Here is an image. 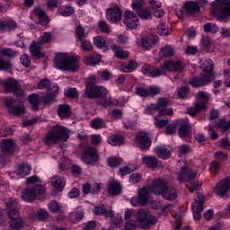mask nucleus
<instances>
[{"instance_id":"1","label":"nucleus","mask_w":230,"mask_h":230,"mask_svg":"<svg viewBox=\"0 0 230 230\" xmlns=\"http://www.w3.org/2000/svg\"><path fill=\"white\" fill-rule=\"evenodd\" d=\"M69 139V131L67 128L55 125L45 135L43 143L46 146H55L61 141L66 142Z\"/></svg>"},{"instance_id":"2","label":"nucleus","mask_w":230,"mask_h":230,"mask_svg":"<svg viewBox=\"0 0 230 230\" xmlns=\"http://www.w3.org/2000/svg\"><path fill=\"white\" fill-rule=\"evenodd\" d=\"M78 56H69L67 53L59 52L54 58V67L61 71H76L78 69Z\"/></svg>"},{"instance_id":"3","label":"nucleus","mask_w":230,"mask_h":230,"mask_svg":"<svg viewBox=\"0 0 230 230\" xmlns=\"http://www.w3.org/2000/svg\"><path fill=\"white\" fill-rule=\"evenodd\" d=\"M211 13L217 21H224L226 17H230V1L216 0L212 3Z\"/></svg>"},{"instance_id":"4","label":"nucleus","mask_w":230,"mask_h":230,"mask_svg":"<svg viewBox=\"0 0 230 230\" xmlns=\"http://www.w3.org/2000/svg\"><path fill=\"white\" fill-rule=\"evenodd\" d=\"M105 94H109V91H107L105 87L96 85L93 81H90L85 84V90L83 96L89 100H94V98H100L105 96Z\"/></svg>"},{"instance_id":"5","label":"nucleus","mask_w":230,"mask_h":230,"mask_svg":"<svg viewBox=\"0 0 230 230\" xmlns=\"http://www.w3.org/2000/svg\"><path fill=\"white\" fill-rule=\"evenodd\" d=\"M210 95L209 93L199 91L198 92L197 102L195 103L194 107H190L187 110L188 114L190 116H197L200 111H204L208 105V102H209Z\"/></svg>"},{"instance_id":"6","label":"nucleus","mask_w":230,"mask_h":230,"mask_svg":"<svg viewBox=\"0 0 230 230\" xmlns=\"http://www.w3.org/2000/svg\"><path fill=\"white\" fill-rule=\"evenodd\" d=\"M2 85L6 93H13L17 98L22 96V89L17 79L13 77L6 78L3 81Z\"/></svg>"},{"instance_id":"7","label":"nucleus","mask_w":230,"mask_h":230,"mask_svg":"<svg viewBox=\"0 0 230 230\" xmlns=\"http://www.w3.org/2000/svg\"><path fill=\"white\" fill-rule=\"evenodd\" d=\"M137 219L142 229H146V227H150V226L157 223L155 216L146 212L145 209H139L137 212Z\"/></svg>"},{"instance_id":"8","label":"nucleus","mask_w":230,"mask_h":230,"mask_svg":"<svg viewBox=\"0 0 230 230\" xmlns=\"http://www.w3.org/2000/svg\"><path fill=\"white\" fill-rule=\"evenodd\" d=\"M100 155H98V151L96 148L90 146H86L81 155V161H83L84 164H91L93 166V164L98 163Z\"/></svg>"},{"instance_id":"9","label":"nucleus","mask_w":230,"mask_h":230,"mask_svg":"<svg viewBox=\"0 0 230 230\" xmlns=\"http://www.w3.org/2000/svg\"><path fill=\"white\" fill-rule=\"evenodd\" d=\"M7 217L9 221V229L19 230L23 226L22 217H21V213L17 208H12L7 211Z\"/></svg>"},{"instance_id":"10","label":"nucleus","mask_w":230,"mask_h":230,"mask_svg":"<svg viewBox=\"0 0 230 230\" xmlns=\"http://www.w3.org/2000/svg\"><path fill=\"white\" fill-rule=\"evenodd\" d=\"M150 202V193L146 187L139 189L137 191V197H133L130 200V204L135 208L137 206L145 207Z\"/></svg>"},{"instance_id":"11","label":"nucleus","mask_w":230,"mask_h":230,"mask_svg":"<svg viewBox=\"0 0 230 230\" xmlns=\"http://www.w3.org/2000/svg\"><path fill=\"white\" fill-rule=\"evenodd\" d=\"M44 193V187L42 185H34L31 189H24L22 191V199L27 202H33L37 195Z\"/></svg>"},{"instance_id":"12","label":"nucleus","mask_w":230,"mask_h":230,"mask_svg":"<svg viewBox=\"0 0 230 230\" xmlns=\"http://www.w3.org/2000/svg\"><path fill=\"white\" fill-rule=\"evenodd\" d=\"M161 67L164 69V75H166V71H171L172 73L181 75V73L184 72L186 65L181 60H167L164 62V66H161Z\"/></svg>"},{"instance_id":"13","label":"nucleus","mask_w":230,"mask_h":230,"mask_svg":"<svg viewBox=\"0 0 230 230\" xmlns=\"http://www.w3.org/2000/svg\"><path fill=\"white\" fill-rule=\"evenodd\" d=\"M194 200L192 203L193 217L195 220H200L202 217L200 213L204 211V196L200 192H198Z\"/></svg>"},{"instance_id":"14","label":"nucleus","mask_w":230,"mask_h":230,"mask_svg":"<svg viewBox=\"0 0 230 230\" xmlns=\"http://www.w3.org/2000/svg\"><path fill=\"white\" fill-rule=\"evenodd\" d=\"M166 186H168V181L163 178L154 179L152 185L149 187V191L154 193V195H163Z\"/></svg>"},{"instance_id":"15","label":"nucleus","mask_w":230,"mask_h":230,"mask_svg":"<svg viewBox=\"0 0 230 230\" xmlns=\"http://www.w3.org/2000/svg\"><path fill=\"white\" fill-rule=\"evenodd\" d=\"M136 94L140 98H148V96H155L161 93V88L158 86H149L147 88L137 87L135 89Z\"/></svg>"},{"instance_id":"16","label":"nucleus","mask_w":230,"mask_h":230,"mask_svg":"<svg viewBox=\"0 0 230 230\" xmlns=\"http://www.w3.org/2000/svg\"><path fill=\"white\" fill-rule=\"evenodd\" d=\"M123 22L129 30H136L137 28V22H139V17L132 11H126L124 13Z\"/></svg>"},{"instance_id":"17","label":"nucleus","mask_w":230,"mask_h":230,"mask_svg":"<svg viewBox=\"0 0 230 230\" xmlns=\"http://www.w3.org/2000/svg\"><path fill=\"white\" fill-rule=\"evenodd\" d=\"M106 19L116 24L123 19V13L118 6L109 8L106 10Z\"/></svg>"},{"instance_id":"18","label":"nucleus","mask_w":230,"mask_h":230,"mask_svg":"<svg viewBox=\"0 0 230 230\" xmlns=\"http://www.w3.org/2000/svg\"><path fill=\"white\" fill-rule=\"evenodd\" d=\"M211 80H213L211 79V75L202 74L199 76H195L190 79L189 84L190 85H192V87H202L204 85H208Z\"/></svg>"},{"instance_id":"19","label":"nucleus","mask_w":230,"mask_h":230,"mask_svg":"<svg viewBox=\"0 0 230 230\" xmlns=\"http://www.w3.org/2000/svg\"><path fill=\"white\" fill-rule=\"evenodd\" d=\"M159 42V37L154 34H147L146 36L141 39V46L144 49L150 50L155 44Z\"/></svg>"},{"instance_id":"20","label":"nucleus","mask_w":230,"mask_h":230,"mask_svg":"<svg viewBox=\"0 0 230 230\" xmlns=\"http://www.w3.org/2000/svg\"><path fill=\"white\" fill-rule=\"evenodd\" d=\"M230 190V179L220 181L216 188L214 189V192L219 197H226L227 192Z\"/></svg>"},{"instance_id":"21","label":"nucleus","mask_w":230,"mask_h":230,"mask_svg":"<svg viewBox=\"0 0 230 230\" xmlns=\"http://www.w3.org/2000/svg\"><path fill=\"white\" fill-rule=\"evenodd\" d=\"M138 146L141 150H148L150 146H152V140L148 137V133L146 132H140L136 137Z\"/></svg>"},{"instance_id":"22","label":"nucleus","mask_w":230,"mask_h":230,"mask_svg":"<svg viewBox=\"0 0 230 230\" xmlns=\"http://www.w3.org/2000/svg\"><path fill=\"white\" fill-rule=\"evenodd\" d=\"M122 190L123 187L119 181L112 180L108 182L107 192L111 197H118V195H121Z\"/></svg>"},{"instance_id":"23","label":"nucleus","mask_w":230,"mask_h":230,"mask_svg":"<svg viewBox=\"0 0 230 230\" xmlns=\"http://www.w3.org/2000/svg\"><path fill=\"white\" fill-rule=\"evenodd\" d=\"M142 73L144 75H151V76H162L164 75V68L160 66L159 68L152 66L150 65H144L142 66Z\"/></svg>"},{"instance_id":"24","label":"nucleus","mask_w":230,"mask_h":230,"mask_svg":"<svg viewBox=\"0 0 230 230\" xmlns=\"http://www.w3.org/2000/svg\"><path fill=\"white\" fill-rule=\"evenodd\" d=\"M195 177H197V172L188 167H182L179 173L178 181L181 182H188L192 179H195Z\"/></svg>"},{"instance_id":"25","label":"nucleus","mask_w":230,"mask_h":230,"mask_svg":"<svg viewBox=\"0 0 230 230\" xmlns=\"http://www.w3.org/2000/svg\"><path fill=\"white\" fill-rule=\"evenodd\" d=\"M142 163L146 164V166H148V168H152V170H155L156 168H163V163L159 162L155 156H143Z\"/></svg>"},{"instance_id":"26","label":"nucleus","mask_w":230,"mask_h":230,"mask_svg":"<svg viewBox=\"0 0 230 230\" xmlns=\"http://www.w3.org/2000/svg\"><path fill=\"white\" fill-rule=\"evenodd\" d=\"M183 10L187 15H195L200 12V5L193 1L187 2L183 4Z\"/></svg>"},{"instance_id":"27","label":"nucleus","mask_w":230,"mask_h":230,"mask_svg":"<svg viewBox=\"0 0 230 230\" xmlns=\"http://www.w3.org/2000/svg\"><path fill=\"white\" fill-rule=\"evenodd\" d=\"M30 51L34 58H44L46 53L42 51L40 43L34 41L30 47Z\"/></svg>"},{"instance_id":"28","label":"nucleus","mask_w":230,"mask_h":230,"mask_svg":"<svg viewBox=\"0 0 230 230\" xmlns=\"http://www.w3.org/2000/svg\"><path fill=\"white\" fill-rule=\"evenodd\" d=\"M33 13L35 17L39 19V24L41 26H47V24H49V18L48 17V14H46V12H44L42 9H34Z\"/></svg>"},{"instance_id":"29","label":"nucleus","mask_w":230,"mask_h":230,"mask_svg":"<svg viewBox=\"0 0 230 230\" xmlns=\"http://www.w3.org/2000/svg\"><path fill=\"white\" fill-rule=\"evenodd\" d=\"M93 213L96 215V217H105V218H109V217H112V210L107 209V207L103 205L95 206L93 208Z\"/></svg>"},{"instance_id":"30","label":"nucleus","mask_w":230,"mask_h":230,"mask_svg":"<svg viewBox=\"0 0 230 230\" xmlns=\"http://www.w3.org/2000/svg\"><path fill=\"white\" fill-rule=\"evenodd\" d=\"M214 128L221 132V134H226L227 130H230V121L226 120V119H220L215 122Z\"/></svg>"},{"instance_id":"31","label":"nucleus","mask_w":230,"mask_h":230,"mask_svg":"<svg viewBox=\"0 0 230 230\" xmlns=\"http://www.w3.org/2000/svg\"><path fill=\"white\" fill-rule=\"evenodd\" d=\"M162 197L165 200H175V199H177V190L172 186L166 185L164 192L162 193Z\"/></svg>"},{"instance_id":"32","label":"nucleus","mask_w":230,"mask_h":230,"mask_svg":"<svg viewBox=\"0 0 230 230\" xmlns=\"http://www.w3.org/2000/svg\"><path fill=\"white\" fill-rule=\"evenodd\" d=\"M58 116L60 119L71 118V106L68 104H60L58 108Z\"/></svg>"},{"instance_id":"33","label":"nucleus","mask_w":230,"mask_h":230,"mask_svg":"<svg viewBox=\"0 0 230 230\" xmlns=\"http://www.w3.org/2000/svg\"><path fill=\"white\" fill-rule=\"evenodd\" d=\"M214 63L211 61V59H208L206 60L201 66H200V69H202L203 75H205V76H210V79L213 80V69H214Z\"/></svg>"},{"instance_id":"34","label":"nucleus","mask_w":230,"mask_h":230,"mask_svg":"<svg viewBox=\"0 0 230 230\" xmlns=\"http://www.w3.org/2000/svg\"><path fill=\"white\" fill-rule=\"evenodd\" d=\"M28 102L31 105V111H39V105H40L42 98L38 93H32L29 95Z\"/></svg>"},{"instance_id":"35","label":"nucleus","mask_w":230,"mask_h":230,"mask_svg":"<svg viewBox=\"0 0 230 230\" xmlns=\"http://www.w3.org/2000/svg\"><path fill=\"white\" fill-rule=\"evenodd\" d=\"M31 172V166L28 164H21L18 165V167L15 170L16 175H19V177H26V175H30V172Z\"/></svg>"},{"instance_id":"36","label":"nucleus","mask_w":230,"mask_h":230,"mask_svg":"<svg viewBox=\"0 0 230 230\" xmlns=\"http://www.w3.org/2000/svg\"><path fill=\"white\" fill-rule=\"evenodd\" d=\"M50 182L54 188H58L60 190H64L66 187V178L58 176V175H54L50 179Z\"/></svg>"},{"instance_id":"37","label":"nucleus","mask_w":230,"mask_h":230,"mask_svg":"<svg viewBox=\"0 0 230 230\" xmlns=\"http://www.w3.org/2000/svg\"><path fill=\"white\" fill-rule=\"evenodd\" d=\"M84 64L87 66H96V64H100L102 62V55L100 54H93L84 57Z\"/></svg>"},{"instance_id":"38","label":"nucleus","mask_w":230,"mask_h":230,"mask_svg":"<svg viewBox=\"0 0 230 230\" xmlns=\"http://www.w3.org/2000/svg\"><path fill=\"white\" fill-rule=\"evenodd\" d=\"M3 152H7V154H12L13 152V147L15 146V142L12 139H4L0 144Z\"/></svg>"},{"instance_id":"39","label":"nucleus","mask_w":230,"mask_h":230,"mask_svg":"<svg viewBox=\"0 0 230 230\" xmlns=\"http://www.w3.org/2000/svg\"><path fill=\"white\" fill-rule=\"evenodd\" d=\"M155 152L160 159H168L172 155L170 150L164 146H156Z\"/></svg>"},{"instance_id":"40","label":"nucleus","mask_w":230,"mask_h":230,"mask_svg":"<svg viewBox=\"0 0 230 230\" xmlns=\"http://www.w3.org/2000/svg\"><path fill=\"white\" fill-rule=\"evenodd\" d=\"M111 49L115 53V57H117V58L123 59L128 58V51L123 50L119 46L113 44L111 46Z\"/></svg>"},{"instance_id":"41","label":"nucleus","mask_w":230,"mask_h":230,"mask_svg":"<svg viewBox=\"0 0 230 230\" xmlns=\"http://www.w3.org/2000/svg\"><path fill=\"white\" fill-rule=\"evenodd\" d=\"M138 17L143 21H150L152 19V10L150 8H142L137 11Z\"/></svg>"},{"instance_id":"42","label":"nucleus","mask_w":230,"mask_h":230,"mask_svg":"<svg viewBox=\"0 0 230 230\" xmlns=\"http://www.w3.org/2000/svg\"><path fill=\"white\" fill-rule=\"evenodd\" d=\"M58 12L59 15H62L63 17H69V15L75 13V9L69 5H63L58 8Z\"/></svg>"},{"instance_id":"43","label":"nucleus","mask_w":230,"mask_h":230,"mask_svg":"<svg viewBox=\"0 0 230 230\" xmlns=\"http://www.w3.org/2000/svg\"><path fill=\"white\" fill-rule=\"evenodd\" d=\"M108 143L112 146H118L123 145V137L120 135H111L108 138Z\"/></svg>"},{"instance_id":"44","label":"nucleus","mask_w":230,"mask_h":230,"mask_svg":"<svg viewBox=\"0 0 230 230\" xmlns=\"http://www.w3.org/2000/svg\"><path fill=\"white\" fill-rule=\"evenodd\" d=\"M191 132L190 125L188 123L183 122L181 124L178 134L180 137H188L190 136V133Z\"/></svg>"},{"instance_id":"45","label":"nucleus","mask_w":230,"mask_h":230,"mask_svg":"<svg viewBox=\"0 0 230 230\" xmlns=\"http://www.w3.org/2000/svg\"><path fill=\"white\" fill-rule=\"evenodd\" d=\"M123 163V160L116 157V156H111L107 158V164L110 166V168H118L119 164Z\"/></svg>"},{"instance_id":"46","label":"nucleus","mask_w":230,"mask_h":230,"mask_svg":"<svg viewBox=\"0 0 230 230\" xmlns=\"http://www.w3.org/2000/svg\"><path fill=\"white\" fill-rule=\"evenodd\" d=\"M53 40V33L51 32H43L41 36L38 39L39 44H49Z\"/></svg>"},{"instance_id":"47","label":"nucleus","mask_w":230,"mask_h":230,"mask_svg":"<svg viewBox=\"0 0 230 230\" xmlns=\"http://www.w3.org/2000/svg\"><path fill=\"white\" fill-rule=\"evenodd\" d=\"M173 48L172 46H165L160 50V57H163L164 58H168L170 57H173L174 55Z\"/></svg>"},{"instance_id":"48","label":"nucleus","mask_w":230,"mask_h":230,"mask_svg":"<svg viewBox=\"0 0 230 230\" xmlns=\"http://www.w3.org/2000/svg\"><path fill=\"white\" fill-rule=\"evenodd\" d=\"M0 55L7 57V58H15V57H17V51L10 48H4L0 49Z\"/></svg>"},{"instance_id":"49","label":"nucleus","mask_w":230,"mask_h":230,"mask_svg":"<svg viewBox=\"0 0 230 230\" xmlns=\"http://www.w3.org/2000/svg\"><path fill=\"white\" fill-rule=\"evenodd\" d=\"M26 111L24 105L13 106L10 109L9 114H13V116H22Z\"/></svg>"},{"instance_id":"50","label":"nucleus","mask_w":230,"mask_h":230,"mask_svg":"<svg viewBox=\"0 0 230 230\" xmlns=\"http://www.w3.org/2000/svg\"><path fill=\"white\" fill-rule=\"evenodd\" d=\"M87 37V33H85V29L82 27V25H77L75 28V38L79 40V42H82L84 39Z\"/></svg>"},{"instance_id":"51","label":"nucleus","mask_w":230,"mask_h":230,"mask_svg":"<svg viewBox=\"0 0 230 230\" xmlns=\"http://www.w3.org/2000/svg\"><path fill=\"white\" fill-rule=\"evenodd\" d=\"M100 100L97 102V103L101 106V107H111V105H112V98L111 97H107V94H105V96H101L99 97Z\"/></svg>"},{"instance_id":"52","label":"nucleus","mask_w":230,"mask_h":230,"mask_svg":"<svg viewBox=\"0 0 230 230\" xmlns=\"http://www.w3.org/2000/svg\"><path fill=\"white\" fill-rule=\"evenodd\" d=\"M98 28L99 30H101L102 33H111L112 31V30L111 29V25H109V23H107V22H105V20H101L98 22Z\"/></svg>"},{"instance_id":"53","label":"nucleus","mask_w":230,"mask_h":230,"mask_svg":"<svg viewBox=\"0 0 230 230\" xmlns=\"http://www.w3.org/2000/svg\"><path fill=\"white\" fill-rule=\"evenodd\" d=\"M49 209L51 213H62V206L56 200H52L49 204Z\"/></svg>"},{"instance_id":"54","label":"nucleus","mask_w":230,"mask_h":230,"mask_svg":"<svg viewBox=\"0 0 230 230\" xmlns=\"http://www.w3.org/2000/svg\"><path fill=\"white\" fill-rule=\"evenodd\" d=\"M5 208L10 211V209H15L17 208V206L19 204V201L13 198H10L8 199H5Z\"/></svg>"},{"instance_id":"55","label":"nucleus","mask_w":230,"mask_h":230,"mask_svg":"<svg viewBox=\"0 0 230 230\" xmlns=\"http://www.w3.org/2000/svg\"><path fill=\"white\" fill-rule=\"evenodd\" d=\"M137 67V63L136 61H129L128 64L122 66V71L124 73H132Z\"/></svg>"},{"instance_id":"56","label":"nucleus","mask_w":230,"mask_h":230,"mask_svg":"<svg viewBox=\"0 0 230 230\" xmlns=\"http://www.w3.org/2000/svg\"><path fill=\"white\" fill-rule=\"evenodd\" d=\"M168 119H162L160 115L155 116V127H158V128H164V127L168 125Z\"/></svg>"},{"instance_id":"57","label":"nucleus","mask_w":230,"mask_h":230,"mask_svg":"<svg viewBox=\"0 0 230 230\" xmlns=\"http://www.w3.org/2000/svg\"><path fill=\"white\" fill-rule=\"evenodd\" d=\"M203 30L207 33H217L218 31V26L215 23L208 22L203 26Z\"/></svg>"},{"instance_id":"58","label":"nucleus","mask_w":230,"mask_h":230,"mask_svg":"<svg viewBox=\"0 0 230 230\" xmlns=\"http://www.w3.org/2000/svg\"><path fill=\"white\" fill-rule=\"evenodd\" d=\"M37 217L40 222H46L49 218V213L44 209H40L37 211Z\"/></svg>"},{"instance_id":"59","label":"nucleus","mask_w":230,"mask_h":230,"mask_svg":"<svg viewBox=\"0 0 230 230\" xmlns=\"http://www.w3.org/2000/svg\"><path fill=\"white\" fill-rule=\"evenodd\" d=\"M168 103H169L168 100H166L164 98H161V99H158L156 104H155V105L156 106V110L159 112L163 109H166V107H168Z\"/></svg>"},{"instance_id":"60","label":"nucleus","mask_w":230,"mask_h":230,"mask_svg":"<svg viewBox=\"0 0 230 230\" xmlns=\"http://www.w3.org/2000/svg\"><path fill=\"white\" fill-rule=\"evenodd\" d=\"M50 84H51V81H49V79L43 78V79H40V82L38 83L37 88L40 89V90H42V89H49Z\"/></svg>"},{"instance_id":"61","label":"nucleus","mask_w":230,"mask_h":230,"mask_svg":"<svg viewBox=\"0 0 230 230\" xmlns=\"http://www.w3.org/2000/svg\"><path fill=\"white\" fill-rule=\"evenodd\" d=\"M93 44L99 49L105 48V39L102 36H96L93 38Z\"/></svg>"},{"instance_id":"62","label":"nucleus","mask_w":230,"mask_h":230,"mask_svg":"<svg viewBox=\"0 0 230 230\" xmlns=\"http://www.w3.org/2000/svg\"><path fill=\"white\" fill-rule=\"evenodd\" d=\"M103 125L105 124L103 123V119H94L91 123L92 128H95V130H98L99 128H103Z\"/></svg>"},{"instance_id":"63","label":"nucleus","mask_w":230,"mask_h":230,"mask_svg":"<svg viewBox=\"0 0 230 230\" xmlns=\"http://www.w3.org/2000/svg\"><path fill=\"white\" fill-rule=\"evenodd\" d=\"M212 43L211 40L208 37L202 39L201 49H205V51H208L211 49Z\"/></svg>"},{"instance_id":"64","label":"nucleus","mask_w":230,"mask_h":230,"mask_svg":"<svg viewBox=\"0 0 230 230\" xmlns=\"http://www.w3.org/2000/svg\"><path fill=\"white\" fill-rule=\"evenodd\" d=\"M13 134V129L12 128L4 127L0 129V137H8Z\"/></svg>"}]
</instances>
